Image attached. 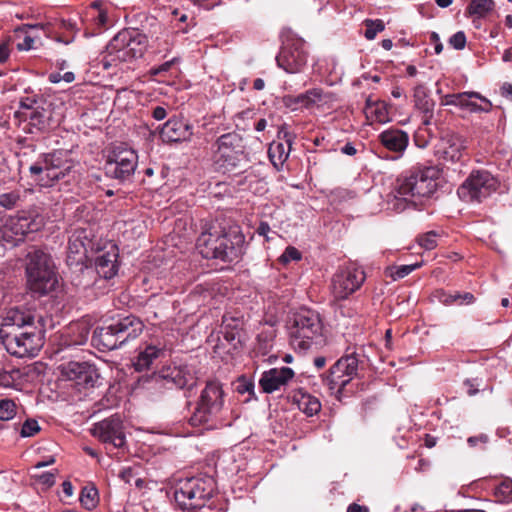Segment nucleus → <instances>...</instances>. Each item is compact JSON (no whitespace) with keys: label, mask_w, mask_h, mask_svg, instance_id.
Segmentation results:
<instances>
[{"label":"nucleus","mask_w":512,"mask_h":512,"mask_svg":"<svg viewBox=\"0 0 512 512\" xmlns=\"http://www.w3.org/2000/svg\"><path fill=\"white\" fill-rule=\"evenodd\" d=\"M30 310L12 308L7 311L0 327V337L6 350L19 358L34 356L42 346V337Z\"/></svg>","instance_id":"obj_1"},{"label":"nucleus","mask_w":512,"mask_h":512,"mask_svg":"<svg viewBox=\"0 0 512 512\" xmlns=\"http://www.w3.org/2000/svg\"><path fill=\"white\" fill-rule=\"evenodd\" d=\"M441 170L437 166L419 167L409 176L397 179L389 204L395 211L405 210L409 203L431 197L438 189Z\"/></svg>","instance_id":"obj_2"},{"label":"nucleus","mask_w":512,"mask_h":512,"mask_svg":"<svg viewBox=\"0 0 512 512\" xmlns=\"http://www.w3.org/2000/svg\"><path fill=\"white\" fill-rule=\"evenodd\" d=\"M244 237L236 230H217L201 233L197 248L205 258L233 261L241 254Z\"/></svg>","instance_id":"obj_3"},{"label":"nucleus","mask_w":512,"mask_h":512,"mask_svg":"<svg viewBox=\"0 0 512 512\" xmlns=\"http://www.w3.org/2000/svg\"><path fill=\"white\" fill-rule=\"evenodd\" d=\"M75 162L63 150L45 154L42 160L29 167L40 186L51 187L59 181L70 182L75 178Z\"/></svg>","instance_id":"obj_4"},{"label":"nucleus","mask_w":512,"mask_h":512,"mask_svg":"<svg viewBox=\"0 0 512 512\" xmlns=\"http://www.w3.org/2000/svg\"><path fill=\"white\" fill-rule=\"evenodd\" d=\"M26 273L29 289L39 295L49 293L57 283L50 257L40 250H33L28 253Z\"/></svg>","instance_id":"obj_5"},{"label":"nucleus","mask_w":512,"mask_h":512,"mask_svg":"<svg viewBox=\"0 0 512 512\" xmlns=\"http://www.w3.org/2000/svg\"><path fill=\"white\" fill-rule=\"evenodd\" d=\"M224 405V391L222 385L211 380L202 390L199 402L189 419L192 426H200L212 422L222 411Z\"/></svg>","instance_id":"obj_6"},{"label":"nucleus","mask_w":512,"mask_h":512,"mask_svg":"<svg viewBox=\"0 0 512 512\" xmlns=\"http://www.w3.org/2000/svg\"><path fill=\"white\" fill-rule=\"evenodd\" d=\"M366 279L364 269L354 262L338 267L331 278V293L336 299H347L361 288Z\"/></svg>","instance_id":"obj_7"},{"label":"nucleus","mask_w":512,"mask_h":512,"mask_svg":"<svg viewBox=\"0 0 512 512\" xmlns=\"http://www.w3.org/2000/svg\"><path fill=\"white\" fill-rule=\"evenodd\" d=\"M498 181L488 171H473L458 188L457 194L466 202H482L496 191Z\"/></svg>","instance_id":"obj_8"},{"label":"nucleus","mask_w":512,"mask_h":512,"mask_svg":"<svg viewBox=\"0 0 512 512\" xmlns=\"http://www.w3.org/2000/svg\"><path fill=\"white\" fill-rule=\"evenodd\" d=\"M216 145L213 155L216 169L225 173L236 168L243 155L241 138L235 133L224 134L218 138Z\"/></svg>","instance_id":"obj_9"},{"label":"nucleus","mask_w":512,"mask_h":512,"mask_svg":"<svg viewBox=\"0 0 512 512\" xmlns=\"http://www.w3.org/2000/svg\"><path fill=\"white\" fill-rule=\"evenodd\" d=\"M137 163L138 155L136 152L120 144L114 146L109 152L105 163V172L111 178L126 180L134 174Z\"/></svg>","instance_id":"obj_10"},{"label":"nucleus","mask_w":512,"mask_h":512,"mask_svg":"<svg viewBox=\"0 0 512 512\" xmlns=\"http://www.w3.org/2000/svg\"><path fill=\"white\" fill-rule=\"evenodd\" d=\"M204 485L205 483L198 478L181 480L174 493L176 503L182 509L203 507L211 497V491H207Z\"/></svg>","instance_id":"obj_11"},{"label":"nucleus","mask_w":512,"mask_h":512,"mask_svg":"<svg viewBox=\"0 0 512 512\" xmlns=\"http://www.w3.org/2000/svg\"><path fill=\"white\" fill-rule=\"evenodd\" d=\"M148 382L155 388L171 389L173 386L183 389L191 388L195 385L193 372L186 366L167 367L159 373L153 374Z\"/></svg>","instance_id":"obj_12"},{"label":"nucleus","mask_w":512,"mask_h":512,"mask_svg":"<svg viewBox=\"0 0 512 512\" xmlns=\"http://www.w3.org/2000/svg\"><path fill=\"white\" fill-rule=\"evenodd\" d=\"M133 34V31L127 29L116 34L107 45L108 53L119 54L117 57L121 60L141 56L143 50L141 48L137 49L136 46L143 44L145 37L140 34H136V36Z\"/></svg>","instance_id":"obj_13"},{"label":"nucleus","mask_w":512,"mask_h":512,"mask_svg":"<svg viewBox=\"0 0 512 512\" xmlns=\"http://www.w3.org/2000/svg\"><path fill=\"white\" fill-rule=\"evenodd\" d=\"M358 360L354 356H346L339 359L330 369L327 382L331 394H339L342 389L356 375Z\"/></svg>","instance_id":"obj_14"},{"label":"nucleus","mask_w":512,"mask_h":512,"mask_svg":"<svg viewBox=\"0 0 512 512\" xmlns=\"http://www.w3.org/2000/svg\"><path fill=\"white\" fill-rule=\"evenodd\" d=\"M61 376L75 383L80 388H91L95 386L99 375L94 366L87 362H68L60 366Z\"/></svg>","instance_id":"obj_15"},{"label":"nucleus","mask_w":512,"mask_h":512,"mask_svg":"<svg viewBox=\"0 0 512 512\" xmlns=\"http://www.w3.org/2000/svg\"><path fill=\"white\" fill-rule=\"evenodd\" d=\"M92 435L103 443L122 448L125 444L122 421L119 417H110L96 423L91 429Z\"/></svg>","instance_id":"obj_16"},{"label":"nucleus","mask_w":512,"mask_h":512,"mask_svg":"<svg viewBox=\"0 0 512 512\" xmlns=\"http://www.w3.org/2000/svg\"><path fill=\"white\" fill-rule=\"evenodd\" d=\"M314 326V322L307 314L295 315L290 331L291 343L295 349L304 352L311 347L312 339L316 334Z\"/></svg>","instance_id":"obj_17"},{"label":"nucleus","mask_w":512,"mask_h":512,"mask_svg":"<svg viewBox=\"0 0 512 512\" xmlns=\"http://www.w3.org/2000/svg\"><path fill=\"white\" fill-rule=\"evenodd\" d=\"M300 40L291 39L284 42L276 60L278 65L288 73H296L306 63V54L302 51Z\"/></svg>","instance_id":"obj_18"},{"label":"nucleus","mask_w":512,"mask_h":512,"mask_svg":"<svg viewBox=\"0 0 512 512\" xmlns=\"http://www.w3.org/2000/svg\"><path fill=\"white\" fill-rule=\"evenodd\" d=\"M465 149L464 140L461 136L446 132L436 145L435 155L445 162H457L462 158Z\"/></svg>","instance_id":"obj_19"},{"label":"nucleus","mask_w":512,"mask_h":512,"mask_svg":"<svg viewBox=\"0 0 512 512\" xmlns=\"http://www.w3.org/2000/svg\"><path fill=\"white\" fill-rule=\"evenodd\" d=\"M118 247L109 244L98 252L95 258V270L104 279L113 278L118 272Z\"/></svg>","instance_id":"obj_20"},{"label":"nucleus","mask_w":512,"mask_h":512,"mask_svg":"<svg viewBox=\"0 0 512 512\" xmlns=\"http://www.w3.org/2000/svg\"><path fill=\"white\" fill-rule=\"evenodd\" d=\"M192 126L183 118H171L162 127L160 137L164 142H182L190 140Z\"/></svg>","instance_id":"obj_21"},{"label":"nucleus","mask_w":512,"mask_h":512,"mask_svg":"<svg viewBox=\"0 0 512 512\" xmlns=\"http://www.w3.org/2000/svg\"><path fill=\"white\" fill-rule=\"evenodd\" d=\"M293 377L294 372L289 367L273 368L262 374L259 385L263 392L270 394L286 386Z\"/></svg>","instance_id":"obj_22"},{"label":"nucleus","mask_w":512,"mask_h":512,"mask_svg":"<svg viewBox=\"0 0 512 512\" xmlns=\"http://www.w3.org/2000/svg\"><path fill=\"white\" fill-rule=\"evenodd\" d=\"M280 135H283L284 141L273 142L268 149L269 158L277 170H279L287 160L294 140V135L284 128L279 131V136Z\"/></svg>","instance_id":"obj_23"},{"label":"nucleus","mask_w":512,"mask_h":512,"mask_svg":"<svg viewBox=\"0 0 512 512\" xmlns=\"http://www.w3.org/2000/svg\"><path fill=\"white\" fill-rule=\"evenodd\" d=\"M143 322L135 316H127L114 322L115 333L121 345L137 338L143 331Z\"/></svg>","instance_id":"obj_24"},{"label":"nucleus","mask_w":512,"mask_h":512,"mask_svg":"<svg viewBox=\"0 0 512 512\" xmlns=\"http://www.w3.org/2000/svg\"><path fill=\"white\" fill-rule=\"evenodd\" d=\"M319 101H320V93L317 89H312L310 91H307L305 94H301V95H297V96L286 95L282 98L283 105L287 108H290L291 110L318 109Z\"/></svg>","instance_id":"obj_25"},{"label":"nucleus","mask_w":512,"mask_h":512,"mask_svg":"<svg viewBox=\"0 0 512 512\" xmlns=\"http://www.w3.org/2000/svg\"><path fill=\"white\" fill-rule=\"evenodd\" d=\"M379 140L388 150L402 154L409 143V136L399 129H388L380 133Z\"/></svg>","instance_id":"obj_26"},{"label":"nucleus","mask_w":512,"mask_h":512,"mask_svg":"<svg viewBox=\"0 0 512 512\" xmlns=\"http://www.w3.org/2000/svg\"><path fill=\"white\" fill-rule=\"evenodd\" d=\"M364 114L369 124H385L390 121V111L386 102L368 97Z\"/></svg>","instance_id":"obj_27"},{"label":"nucleus","mask_w":512,"mask_h":512,"mask_svg":"<svg viewBox=\"0 0 512 512\" xmlns=\"http://www.w3.org/2000/svg\"><path fill=\"white\" fill-rule=\"evenodd\" d=\"M92 341L96 346L107 350H113L121 346L115 333L114 323L97 327L93 332Z\"/></svg>","instance_id":"obj_28"},{"label":"nucleus","mask_w":512,"mask_h":512,"mask_svg":"<svg viewBox=\"0 0 512 512\" xmlns=\"http://www.w3.org/2000/svg\"><path fill=\"white\" fill-rule=\"evenodd\" d=\"M462 96L458 106L470 112H489L492 108L491 102L477 92H462Z\"/></svg>","instance_id":"obj_29"},{"label":"nucleus","mask_w":512,"mask_h":512,"mask_svg":"<svg viewBox=\"0 0 512 512\" xmlns=\"http://www.w3.org/2000/svg\"><path fill=\"white\" fill-rule=\"evenodd\" d=\"M162 350L154 345H148L144 350L140 351L135 362L133 363L135 370L143 371L148 369L155 359H157Z\"/></svg>","instance_id":"obj_30"},{"label":"nucleus","mask_w":512,"mask_h":512,"mask_svg":"<svg viewBox=\"0 0 512 512\" xmlns=\"http://www.w3.org/2000/svg\"><path fill=\"white\" fill-rule=\"evenodd\" d=\"M414 101L417 108L424 112H430L433 103L429 100L426 87L424 85H418L414 89Z\"/></svg>","instance_id":"obj_31"},{"label":"nucleus","mask_w":512,"mask_h":512,"mask_svg":"<svg viewBox=\"0 0 512 512\" xmlns=\"http://www.w3.org/2000/svg\"><path fill=\"white\" fill-rule=\"evenodd\" d=\"M494 8L493 0H472L469 5V12L479 17H484Z\"/></svg>","instance_id":"obj_32"},{"label":"nucleus","mask_w":512,"mask_h":512,"mask_svg":"<svg viewBox=\"0 0 512 512\" xmlns=\"http://www.w3.org/2000/svg\"><path fill=\"white\" fill-rule=\"evenodd\" d=\"M422 263H415L410 265H401V266H393L387 269V275H389L393 280H398L404 278L405 276L412 273L417 268H420Z\"/></svg>","instance_id":"obj_33"},{"label":"nucleus","mask_w":512,"mask_h":512,"mask_svg":"<svg viewBox=\"0 0 512 512\" xmlns=\"http://www.w3.org/2000/svg\"><path fill=\"white\" fill-rule=\"evenodd\" d=\"M364 25L366 27L364 36L368 40H373L378 33L382 32L385 29V24L381 19H366L364 21Z\"/></svg>","instance_id":"obj_34"},{"label":"nucleus","mask_w":512,"mask_h":512,"mask_svg":"<svg viewBox=\"0 0 512 512\" xmlns=\"http://www.w3.org/2000/svg\"><path fill=\"white\" fill-rule=\"evenodd\" d=\"M97 490L93 487H84L81 491L80 502L88 510L97 504Z\"/></svg>","instance_id":"obj_35"},{"label":"nucleus","mask_w":512,"mask_h":512,"mask_svg":"<svg viewBox=\"0 0 512 512\" xmlns=\"http://www.w3.org/2000/svg\"><path fill=\"white\" fill-rule=\"evenodd\" d=\"M16 415V404L11 399L0 400V420L8 421Z\"/></svg>","instance_id":"obj_36"},{"label":"nucleus","mask_w":512,"mask_h":512,"mask_svg":"<svg viewBox=\"0 0 512 512\" xmlns=\"http://www.w3.org/2000/svg\"><path fill=\"white\" fill-rule=\"evenodd\" d=\"M15 233L25 235L29 232L38 230V224L27 217H18L15 223Z\"/></svg>","instance_id":"obj_37"},{"label":"nucleus","mask_w":512,"mask_h":512,"mask_svg":"<svg viewBox=\"0 0 512 512\" xmlns=\"http://www.w3.org/2000/svg\"><path fill=\"white\" fill-rule=\"evenodd\" d=\"M437 237L438 234L435 231H429L418 237V244L426 250H432L437 246Z\"/></svg>","instance_id":"obj_38"},{"label":"nucleus","mask_w":512,"mask_h":512,"mask_svg":"<svg viewBox=\"0 0 512 512\" xmlns=\"http://www.w3.org/2000/svg\"><path fill=\"white\" fill-rule=\"evenodd\" d=\"M20 200L18 191L3 193L0 195V206L5 209H13Z\"/></svg>","instance_id":"obj_39"},{"label":"nucleus","mask_w":512,"mask_h":512,"mask_svg":"<svg viewBox=\"0 0 512 512\" xmlns=\"http://www.w3.org/2000/svg\"><path fill=\"white\" fill-rule=\"evenodd\" d=\"M41 428L35 419H27L20 430L22 437H32L40 432Z\"/></svg>","instance_id":"obj_40"},{"label":"nucleus","mask_w":512,"mask_h":512,"mask_svg":"<svg viewBox=\"0 0 512 512\" xmlns=\"http://www.w3.org/2000/svg\"><path fill=\"white\" fill-rule=\"evenodd\" d=\"M71 255H78L80 256L77 261H81L82 256L85 255V247L82 241H80L78 238L76 239H70L69 245H68V257L72 258Z\"/></svg>","instance_id":"obj_41"},{"label":"nucleus","mask_w":512,"mask_h":512,"mask_svg":"<svg viewBox=\"0 0 512 512\" xmlns=\"http://www.w3.org/2000/svg\"><path fill=\"white\" fill-rule=\"evenodd\" d=\"M29 118L31 120L32 125L38 126L40 129L45 128L47 125L48 117L43 109L32 110Z\"/></svg>","instance_id":"obj_42"},{"label":"nucleus","mask_w":512,"mask_h":512,"mask_svg":"<svg viewBox=\"0 0 512 512\" xmlns=\"http://www.w3.org/2000/svg\"><path fill=\"white\" fill-rule=\"evenodd\" d=\"M301 259V253L292 246H289L285 249L284 253L279 257V261L282 264H287L290 261H298Z\"/></svg>","instance_id":"obj_43"},{"label":"nucleus","mask_w":512,"mask_h":512,"mask_svg":"<svg viewBox=\"0 0 512 512\" xmlns=\"http://www.w3.org/2000/svg\"><path fill=\"white\" fill-rule=\"evenodd\" d=\"M449 44L457 50L464 49L466 45L465 33L463 31H458L455 34H453L449 39Z\"/></svg>","instance_id":"obj_44"},{"label":"nucleus","mask_w":512,"mask_h":512,"mask_svg":"<svg viewBox=\"0 0 512 512\" xmlns=\"http://www.w3.org/2000/svg\"><path fill=\"white\" fill-rule=\"evenodd\" d=\"M75 79V75L73 72H66L63 75L59 72L51 73L49 75V81L52 83H59L61 80H64L67 83L73 82Z\"/></svg>","instance_id":"obj_45"},{"label":"nucleus","mask_w":512,"mask_h":512,"mask_svg":"<svg viewBox=\"0 0 512 512\" xmlns=\"http://www.w3.org/2000/svg\"><path fill=\"white\" fill-rule=\"evenodd\" d=\"M254 388V385L252 382L246 380L244 377L239 378L238 385L236 387V390L240 394H244L246 392H251Z\"/></svg>","instance_id":"obj_46"},{"label":"nucleus","mask_w":512,"mask_h":512,"mask_svg":"<svg viewBox=\"0 0 512 512\" xmlns=\"http://www.w3.org/2000/svg\"><path fill=\"white\" fill-rule=\"evenodd\" d=\"M461 98L463 99L464 96H462V93H457V94H448V95H445L443 98H442V105H454V106H458L459 105V102L461 101Z\"/></svg>","instance_id":"obj_47"},{"label":"nucleus","mask_w":512,"mask_h":512,"mask_svg":"<svg viewBox=\"0 0 512 512\" xmlns=\"http://www.w3.org/2000/svg\"><path fill=\"white\" fill-rule=\"evenodd\" d=\"M10 43H11V39L10 38H6L4 39L1 43H0V62H5L8 57H9V54H10V50H9V46H10Z\"/></svg>","instance_id":"obj_48"},{"label":"nucleus","mask_w":512,"mask_h":512,"mask_svg":"<svg viewBox=\"0 0 512 512\" xmlns=\"http://www.w3.org/2000/svg\"><path fill=\"white\" fill-rule=\"evenodd\" d=\"M304 412L309 416L317 414L320 412V402L316 399L313 402L309 401L304 408Z\"/></svg>","instance_id":"obj_49"},{"label":"nucleus","mask_w":512,"mask_h":512,"mask_svg":"<svg viewBox=\"0 0 512 512\" xmlns=\"http://www.w3.org/2000/svg\"><path fill=\"white\" fill-rule=\"evenodd\" d=\"M440 302H442L445 305H451L455 302H459V296L458 293L456 294H446L444 292H441V296L439 297Z\"/></svg>","instance_id":"obj_50"},{"label":"nucleus","mask_w":512,"mask_h":512,"mask_svg":"<svg viewBox=\"0 0 512 512\" xmlns=\"http://www.w3.org/2000/svg\"><path fill=\"white\" fill-rule=\"evenodd\" d=\"M488 442V436L485 434H480L478 436H471L467 439V443L470 447H475L479 443H487Z\"/></svg>","instance_id":"obj_51"},{"label":"nucleus","mask_w":512,"mask_h":512,"mask_svg":"<svg viewBox=\"0 0 512 512\" xmlns=\"http://www.w3.org/2000/svg\"><path fill=\"white\" fill-rule=\"evenodd\" d=\"M240 324L241 323L239 320H236L232 317H227V316L223 317V327L225 329L232 328L233 330H238Z\"/></svg>","instance_id":"obj_52"},{"label":"nucleus","mask_w":512,"mask_h":512,"mask_svg":"<svg viewBox=\"0 0 512 512\" xmlns=\"http://www.w3.org/2000/svg\"><path fill=\"white\" fill-rule=\"evenodd\" d=\"M34 39L26 35L22 43L17 44V49L20 51L30 50L33 47Z\"/></svg>","instance_id":"obj_53"},{"label":"nucleus","mask_w":512,"mask_h":512,"mask_svg":"<svg viewBox=\"0 0 512 512\" xmlns=\"http://www.w3.org/2000/svg\"><path fill=\"white\" fill-rule=\"evenodd\" d=\"M108 21V16L105 10H99L97 17L95 18V23L98 27H105Z\"/></svg>","instance_id":"obj_54"},{"label":"nucleus","mask_w":512,"mask_h":512,"mask_svg":"<svg viewBox=\"0 0 512 512\" xmlns=\"http://www.w3.org/2000/svg\"><path fill=\"white\" fill-rule=\"evenodd\" d=\"M458 296H459V304L469 305V304L474 303V301H475L474 295L470 292H465L463 294L458 293Z\"/></svg>","instance_id":"obj_55"},{"label":"nucleus","mask_w":512,"mask_h":512,"mask_svg":"<svg viewBox=\"0 0 512 512\" xmlns=\"http://www.w3.org/2000/svg\"><path fill=\"white\" fill-rule=\"evenodd\" d=\"M173 63H174V60L167 61V62L161 64L160 66L153 68L151 70V73L153 75H158V74H161L162 72H166L171 68Z\"/></svg>","instance_id":"obj_56"},{"label":"nucleus","mask_w":512,"mask_h":512,"mask_svg":"<svg viewBox=\"0 0 512 512\" xmlns=\"http://www.w3.org/2000/svg\"><path fill=\"white\" fill-rule=\"evenodd\" d=\"M13 383V378L9 372L0 373V385L10 387Z\"/></svg>","instance_id":"obj_57"},{"label":"nucleus","mask_w":512,"mask_h":512,"mask_svg":"<svg viewBox=\"0 0 512 512\" xmlns=\"http://www.w3.org/2000/svg\"><path fill=\"white\" fill-rule=\"evenodd\" d=\"M152 115L156 120H163L166 117L167 112L164 107L157 106L153 109Z\"/></svg>","instance_id":"obj_58"},{"label":"nucleus","mask_w":512,"mask_h":512,"mask_svg":"<svg viewBox=\"0 0 512 512\" xmlns=\"http://www.w3.org/2000/svg\"><path fill=\"white\" fill-rule=\"evenodd\" d=\"M340 151L348 156H354L357 153V149L352 143H346L340 148Z\"/></svg>","instance_id":"obj_59"},{"label":"nucleus","mask_w":512,"mask_h":512,"mask_svg":"<svg viewBox=\"0 0 512 512\" xmlns=\"http://www.w3.org/2000/svg\"><path fill=\"white\" fill-rule=\"evenodd\" d=\"M256 231L259 235L264 236L267 240H269L268 233L270 232V226L268 223L261 222Z\"/></svg>","instance_id":"obj_60"},{"label":"nucleus","mask_w":512,"mask_h":512,"mask_svg":"<svg viewBox=\"0 0 512 512\" xmlns=\"http://www.w3.org/2000/svg\"><path fill=\"white\" fill-rule=\"evenodd\" d=\"M39 479L41 483L46 484L48 486H52L55 482L54 474L51 473H45L41 475Z\"/></svg>","instance_id":"obj_61"},{"label":"nucleus","mask_w":512,"mask_h":512,"mask_svg":"<svg viewBox=\"0 0 512 512\" xmlns=\"http://www.w3.org/2000/svg\"><path fill=\"white\" fill-rule=\"evenodd\" d=\"M501 93L504 97L509 98L512 100V84L511 83H504L501 86Z\"/></svg>","instance_id":"obj_62"},{"label":"nucleus","mask_w":512,"mask_h":512,"mask_svg":"<svg viewBox=\"0 0 512 512\" xmlns=\"http://www.w3.org/2000/svg\"><path fill=\"white\" fill-rule=\"evenodd\" d=\"M464 385L467 387V393L470 396H473L478 393V388L475 387L472 380H470V379L465 380Z\"/></svg>","instance_id":"obj_63"},{"label":"nucleus","mask_w":512,"mask_h":512,"mask_svg":"<svg viewBox=\"0 0 512 512\" xmlns=\"http://www.w3.org/2000/svg\"><path fill=\"white\" fill-rule=\"evenodd\" d=\"M347 512H369V509L366 506L353 503L348 506Z\"/></svg>","instance_id":"obj_64"}]
</instances>
